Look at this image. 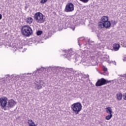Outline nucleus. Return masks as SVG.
Segmentation results:
<instances>
[{
  "instance_id": "c03bdc74",
  "label": "nucleus",
  "mask_w": 126,
  "mask_h": 126,
  "mask_svg": "<svg viewBox=\"0 0 126 126\" xmlns=\"http://www.w3.org/2000/svg\"><path fill=\"white\" fill-rule=\"evenodd\" d=\"M29 74H31L28 73L27 74V75H29Z\"/></svg>"
},
{
  "instance_id": "72a5a7b5",
  "label": "nucleus",
  "mask_w": 126,
  "mask_h": 126,
  "mask_svg": "<svg viewBox=\"0 0 126 126\" xmlns=\"http://www.w3.org/2000/svg\"><path fill=\"white\" fill-rule=\"evenodd\" d=\"M17 50V47L14 46V47L12 49V50L14 51V52H15Z\"/></svg>"
},
{
  "instance_id": "c85d7f7f",
  "label": "nucleus",
  "mask_w": 126,
  "mask_h": 126,
  "mask_svg": "<svg viewBox=\"0 0 126 126\" xmlns=\"http://www.w3.org/2000/svg\"><path fill=\"white\" fill-rule=\"evenodd\" d=\"M79 112H80V111H73V113L75 115H77L79 113Z\"/></svg>"
},
{
  "instance_id": "ddd939ff",
  "label": "nucleus",
  "mask_w": 126,
  "mask_h": 126,
  "mask_svg": "<svg viewBox=\"0 0 126 126\" xmlns=\"http://www.w3.org/2000/svg\"><path fill=\"white\" fill-rule=\"evenodd\" d=\"M106 113L109 115L105 117V119L109 121V120H111L113 117V114H112L113 111H106Z\"/></svg>"
},
{
  "instance_id": "58836bf2",
  "label": "nucleus",
  "mask_w": 126,
  "mask_h": 126,
  "mask_svg": "<svg viewBox=\"0 0 126 126\" xmlns=\"http://www.w3.org/2000/svg\"><path fill=\"white\" fill-rule=\"evenodd\" d=\"M123 99H124V100H126V93L125 94V95H123Z\"/></svg>"
},
{
  "instance_id": "ea45409f",
  "label": "nucleus",
  "mask_w": 126,
  "mask_h": 126,
  "mask_svg": "<svg viewBox=\"0 0 126 126\" xmlns=\"http://www.w3.org/2000/svg\"><path fill=\"white\" fill-rule=\"evenodd\" d=\"M2 19V15L0 14V20Z\"/></svg>"
},
{
  "instance_id": "9b49d317",
  "label": "nucleus",
  "mask_w": 126,
  "mask_h": 126,
  "mask_svg": "<svg viewBox=\"0 0 126 126\" xmlns=\"http://www.w3.org/2000/svg\"><path fill=\"white\" fill-rule=\"evenodd\" d=\"M44 84V81L42 80H39L38 82L35 84V86L34 88L35 89L37 90H40V89H42L43 85Z\"/></svg>"
},
{
  "instance_id": "f3484780",
  "label": "nucleus",
  "mask_w": 126,
  "mask_h": 126,
  "mask_svg": "<svg viewBox=\"0 0 126 126\" xmlns=\"http://www.w3.org/2000/svg\"><path fill=\"white\" fill-rule=\"evenodd\" d=\"M116 98L118 101H122L123 99V94L118 93L116 94Z\"/></svg>"
},
{
  "instance_id": "a19ab883",
  "label": "nucleus",
  "mask_w": 126,
  "mask_h": 126,
  "mask_svg": "<svg viewBox=\"0 0 126 126\" xmlns=\"http://www.w3.org/2000/svg\"><path fill=\"white\" fill-rule=\"evenodd\" d=\"M23 75L24 77H28V76H26V74H23Z\"/></svg>"
},
{
  "instance_id": "f8f14e48",
  "label": "nucleus",
  "mask_w": 126,
  "mask_h": 126,
  "mask_svg": "<svg viewBox=\"0 0 126 126\" xmlns=\"http://www.w3.org/2000/svg\"><path fill=\"white\" fill-rule=\"evenodd\" d=\"M65 72H67L69 73V76H71V74L70 73H73L74 72V70L72 68H66L65 69H63Z\"/></svg>"
},
{
  "instance_id": "e433bc0d",
  "label": "nucleus",
  "mask_w": 126,
  "mask_h": 126,
  "mask_svg": "<svg viewBox=\"0 0 126 126\" xmlns=\"http://www.w3.org/2000/svg\"><path fill=\"white\" fill-rule=\"evenodd\" d=\"M16 120H18L19 121H21V117H20V116L17 117L16 118Z\"/></svg>"
},
{
  "instance_id": "f704fd0d",
  "label": "nucleus",
  "mask_w": 126,
  "mask_h": 126,
  "mask_svg": "<svg viewBox=\"0 0 126 126\" xmlns=\"http://www.w3.org/2000/svg\"><path fill=\"white\" fill-rule=\"evenodd\" d=\"M106 111H111L112 110V108H111V107H107L105 108Z\"/></svg>"
},
{
  "instance_id": "2eb2a0df",
  "label": "nucleus",
  "mask_w": 126,
  "mask_h": 126,
  "mask_svg": "<svg viewBox=\"0 0 126 126\" xmlns=\"http://www.w3.org/2000/svg\"><path fill=\"white\" fill-rule=\"evenodd\" d=\"M101 22L99 24H103L105 22H107L109 21V17L108 16H103L101 18Z\"/></svg>"
},
{
  "instance_id": "37998d69",
  "label": "nucleus",
  "mask_w": 126,
  "mask_h": 126,
  "mask_svg": "<svg viewBox=\"0 0 126 126\" xmlns=\"http://www.w3.org/2000/svg\"><path fill=\"white\" fill-rule=\"evenodd\" d=\"M75 29V27H73L72 28V30L73 31H74V30Z\"/></svg>"
},
{
  "instance_id": "20e7f679",
  "label": "nucleus",
  "mask_w": 126,
  "mask_h": 126,
  "mask_svg": "<svg viewBox=\"0 0 126 126\" xmlns=\"http://www.w3.org/2000/svg\"><path fill=\"white\" fill-rule=\"evenodd\" d=\"M86 40V44H85V46L86 47H87L88 49H90L91 48L92 49H95V47H96V45H94V41H91L90 40V38H87L85 39Z\"/></svg>"
},
{
  "instance_id": "a18cd8bd",
  "label": "nucleus",
  "mask_w": 126,
  "mask_h": 126,
  "mask_svg": "<svg viewBox=\"0 0 126 126\" xmlns=\"http://www.w3.org/2000/svg\"><path fill=\"white\" fill-rule=\"evenodd\" d=\"M115 65H116V63H115Z\"/></svg>"
},
{
  "instance_id": "bb28decb",
  "label": "nucleus",
  "mask_w": 126,
  "mask_h": 126,
  "mask_svg": "<svg viewBox=\"0 0 126 126\" xmlns=\"http://www.w3.org/2000/svg\"><path fill=\"white\" fill-rule=\"evenodd\" d=\"M80 1H82L84 3H87L88 1H89V0H79Z\"/></svg>"
},
{
  "instance_id": "a878e982",
  "label": "nucleus",
  "mask_w": 126,
  "mask_h": 126,
  "mask_svg": "<svg viewBox=\"0 0 126 126\" xmlns=\"http://www.w3.org/2000/svg\"><path fill=\"white\" fill-rule=\"evenodd\" d=\"M48 0H40V3H42V4H44V3H45V2H47V1H48Z\"/></svg>"
},
{
  "instance_id": "a211bd4d",
  "label": "nucleus",
  "mask_w": 126,
  "mask_h": 126,
  "mask_svg": "<svg viewBox=\"0 0 126 126\" xmlns=\"http://www.w3.org/2000/svg\"><path fill=\"white\" fill-rule=\"evenodd\" d=\"M26 22H27V23H29V24H31V23L33 22V18H32V17H29L26 20Z\"/></svg>"
},
{
  "instance_id": "39448f33",
  "label": "nucleus",
  "mask_w": 126,
  "mask_h": 126,
  "mask_svg": "<svg viewBox=\"0 0 126 126\" xmlns=\"http://www.w3.org/2000/svg\"><path fill=\"white\" fill-rule=\"evenodd\" d=\"M73 111H80L82 109V105L80 102L74 103L71 105Z\"/></svg>"
},
{
  "instance_id": "cd10ccee",
  "label": "nucleus",
  "mask_w": 126,
  "mask_h": 126,
  "mask_svg": "<svg viewBox=\"0 0 126 126\" xmlns=\"http://www.w3.org/2000/svg\"><path fill=\"white\" fill-rule=\"evenodd\" d=\"M5 79H9V78H10V76L9 75V74H7V75H5Z\"/></svg>"
},
{
  "instance_id": "1a4fd4ad",
  "label": "nucleus",
  "mask_w": 126,
  "mask_h": 126,
  "mask_svg": "<svg viewBox=\"0 0 126 126\" xmlns=\"http://www.w3.org/2000/svg\"><path fill=\"white\" fill-rule=\"evenodd\" d=\"M73 55H74V52L72 51V49H70L68 51L67 54H65L64 56L66 59H67V60L69 61L71 60V58L73 57Z\"/></svg>"
},
{
  "instance_id": "7c9ffc66",
  "label": "nucleus",
  "mask_w": 126,
  "mask_h": 126,
  "mask_svg": "<svg viewBox=\"0 0 126 126\" xmlns=\"http://www.w3.org/2000/svg\"><path fill=\"white\" fill-rule=\"evenodd\" d=\"M120 77H124V78H126V73L124 74L123 75H119Z\"/></svg>"
},
{
  "instance_id": "9d476101",
  "label": "nucleus",
  "mask_w": 126,
  "mask_h": 126,
  "mask_svg": "<svg viewBox=\"0 0 126 126\" xmlns=\"http://www.w3.org/2000/svg\"><path fill=\"white\" fill-rule=\"evenodd\" d=\"M7 104V97H4V98H0V105L3 108L6 107Z\"/></svg>"
},
{
  "instance_id": "423d86ee",
  "label": "nucleus",
  "mask_w": 126,
  "mask_h": 126,
  "mask_svg": "<svg viewBox=\"0 0 126 126\" xmlns=\"http://www.w3.org/2000/svg\"><path fill=\"white\" fill-rule=\"evenodd\" d=\"M74 10V5L72 3H68L65 6L64 11L65 12H72Z\"/></svg>"
},
{
  "instance_id": "4468645a",
  "label": "nucleus",
  "mask_w": 126,
  "mask_h": 126,
  "mask_svg": "<svg viewBox=\"0 0 126 126\" xmlns=\"http://www.w3.org/2000/svg\"><path fill=\"white\" fill-rule=\"evenodd\" d=\"M19 79V75L13 74L10 76V79L11 81H14V80H17Z\"/></svg>"
},
{
  "instance_id": "7ed1b4c3",
  "label": "nucleus",
  "mask_w": 126,
  "mask_h": 126,
  "mask_svg": "<svg viewBox=\"0 0 126 126\" xmlns=\"http://www.w3.org/2000/svg\"><path fill=\"white\" fill-rule=\"evenodd\" d=\"M110 82H111V80L108 81L104 78H102L97 80V81L95 83V86L96 87H100V86L106 85V84L110 83Z\"/></svg>"
},
{
  "instance_id": "79ce46f5",
  "label": "nucleus",
  "mask_w": 126,
  "mask_h": 126,
  "mask_svg": "<svg viewBox=\"0 0 126 126\" xmlns=\"http://www.w3.org/2000/svg\"><path fill=\"white\" fill-rule=\"evenodd\" d=\"M28 8V6L27 5H26L25 6V9L26 10V9H27Z\"/></svg>"
},
{
  "instance_id": "4be33fe9",
  "label": "nucleus",
  "mask_w": 126,
  "mask_h": 126,
  "mask_svg": "<svg viewBox=\"0 0 126 126\" xmlns=\"http://www.w3.org/2000/svg\"><path fill=\"white\" fill-rule=\"evenodd\" d=\"M42 33H43V32H42V31H38L36 32V35H37V36H40V35H42Z\"/></svg>"
},
{
  "instance_id": "b1692460",
  "label": "nucleus",
  "mask_w": 126,
  "mask_h": 126,
  "mask_svg": "<svg viewBox=\"0 0 126 126\" xmlns=\"http://www.w3.org/2000/svg\"><path fill=\"white\" fill-rule=\"evenodd\" d=\"M111 24H112V25H113V26H115V25H116V24H117V22H116L115 20H112L111 21Z\"/></svg>"
},
{
  "instance_id": "f03ea898",
  "label": "nucleus",
  "mask_w": 126,
  "mask_h": 126,
  "mask_svg": "<svg viewBox=\"0 0 126 126\" xmlns=\"http://www.w3.org/2000/svg\"><path fill=\"white\" fill-rule=\"evenodd\" d=\"M33 19H34L37 23L41 24L45 22L44 15L40 12H36L34 14L33 16Z\"/></svg>"
},
{
  "instance_id": "0eeeda50",
  "label": "nucleus",
  "mask_w": 126,
  "mask_h": 126,
  "mask_svg": "<svg viewBox=\"0 0 126 126\" xmlns=\"http://www.w3.org/2000/svg\"><path fill=\"white\" fill-rule=\"evenodd\" d=\"M16 105V101H14V100L11 99L9 100H8V102H7V106L6 107L8 108V109H11L12 108H13L14 106Z\"/></svg>"
},
{
  "instance_id": "4c0bfd02",
  "label": "nucleus",
  "mask_w": 126,
  "mask_h": 126,
  "mask_svg": "<svg viewBox=\"0 0 126 126\" xmlns=\"http://www.w3.org/2000/svg\"><path fill=\"white\" fill-rule=\"evenodd\" d=\"M29 126H36V125H35V124H29Z\"/></svg>"
},
{
  "instance_id": "393cba45",
  "label": "nucleus",
  "mask_w": 126,
  "mask_h": 126,
  "mask_svg": "<svg viewBox=\"0 0 126 126\" xmlns=\"http://www.w3.org/2000/svg\"><path fill=\"white\" fill-rule=\"evenodd\" d=\"M0 82L2 83H5V78H0Z\"/></svg>"
},
{
  "instance_id": "c9c22d12",
  "label": "nucleus",
  "mask_w": 126,
  "mask_h": 126,
  "mask_svg": "<svg viewBox=\"0 0 126 126\" xmlns=\"http://www.w3.org/2000/svg\"><path fill=\"white\" fill-rule=\"evenodd\" d=\"M103 71H108V69L106 67H103Z\"/></svg>"
},
{
  "instance_id": "6e6552de",
  "label": "nucleus",
  "mask_w": 126,
  "mask_h": 126,
  "mask_svg": "<svg viewBox=\"0 0 126 126\" xmlns=\"http://www.w3.org/2000/svg\"><path fill=\"white\" fill-rule=\"evenodd\" d=\"M98 27L100 29L106 28L108 29V28H110L111 27V22L107 21V22L103 23V24H99Z\"/></svg>"
},
{
  "instance_id": "473e14b6",
  "label": "nucleus",
  "mask_w": 126,
  "mask_h": 126,
  "mask_svg": "<svg viewBox=\"0 0 126 126\" xmlns=\"http://www.w3.org/2000/svg\"><path fill=\"white\" fill-rule=\"evenodd\" d=\"M74 60H75V62H77L78 61V58H77L76 56H74V57L73 58Z\"/></svg>"
},
{
  "instance_id": "aec40b11",
  "label": "nucleus",
  "mask_w": 126,
  "mask_h": 126,
  "mask_svg": "<svg viewBox=\"0 0 126 126\" xmlns=\"http://www.w3.org/2000/svg\"><path fill=\"white\" fill-rule=\"evenodd\" d=\"M48 68H51L52 70H58V69H60L61 68L60 67H57L56 66H50L48 67Z\"/></svg>"
},
{
  "instance_id": "412c9836",
  "label": "nucleus",
  "mask_w": 126,
  "mask_h": 126,
  "mask_svg": "<svg viewBox=\"0 0 126 126\" xmlns=\"http://www.w3.org/2000/svg\"><path fill=\"white\" fill-rule=\"evenodd\" d=\"M84 40H85L84 37H80L78 39V44L80 47L81 46V44H80V42H81V41H84Z\"/></svg>"
},
{
  "instance_id": "dca6fc26",
  "label": "nucleus",
  "mask_w": 126,
  "mask_h": 126,
  "mask_svg": "<svg viewBox=\"0 0 126 126\" xmlns=\"http://www.w3.org/2000/svg\"><path fill=\"white\" fill-rule=\"evenodd\" d=\"M113 49L114 50V51H119V50L120 49V47H121V46H120V44H117V43H114L113 44Z\"/></svg>"
},
{
  "instance_id": "6ab92c4d",
  "label": "nucleus",
  "mask_w": 126,
  "mask_h": 126,
  "mask_svg": "<svg viewBox=\"0 0 126 126\" xmlns=\"http://www.w3.org/2000/svg\"><path fill=\"white\" fill-rule=\"evenodd\" d=\"M46 70V68L41 67L39 69H37V71H35L33 72V73H36L37 71H38V72H43V71H45Z\"/></svg>"
},
{
  "instance_id": "f257e3e1",
  "label": "nucleus",
  "mask_w": 126,
  "mask_h": 126,
  "mask_svg": "<svg viewBox=\"0 0 126 126\" xmlns=\"http://www.w3.org/2000/svg\"><path fill=\"white\" fill-rule=\"evenodd\" d=\"M21 32L24 36L29 37L32 35L33 31L30 26L26 25L22 27L21 29Z\"/></svg>"
},
{
  "instance_id": "5701e85b",
  "label": "nucleus",
  "mask_w": 126,
  "mask_h": 126,
  "mask_svg": "<svg viewBox=\"0 0 126 126\" xmlns=\"http://www.w3.org/2000/svg\"><path fill=\"white\" fill-rule=\"evenodd\" d=\"M28 125H30V124H35L34 122H33V121L32 120H28Z\"/></svg>"
},
{
  "instance_id": "2f4dec72",
  "label": "nucleus",
  "mask_w": 126,
  "mask_h": 126,
  "mask_svg": "<svg viewBox=\"0 0 126 126\" xmlns=\"http://www.w3.org/2000/svg\"><path fill=\"white\" fill-rule=\"evenodd\" d=\"M83 76L85 78H89V75L88 74H84Z\"/></svg>"
},
{
  "instance_id": "c756f323",
  "label": "nucleus",
  "mask_w": 126,
  "mask_h": 126,
  "mask_svg": "<svg viewBox=\"0 0 126 126\" xmlns=\"http://www.w3.org/2000/svg\"><path fill=\"white\" fill-rule=\"evenodd\" d=\"M103 75H109V73L107 71H103Z\"/></svg>"
}]
</instances>
